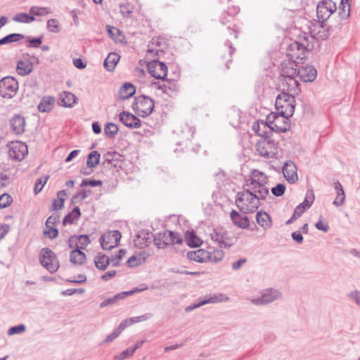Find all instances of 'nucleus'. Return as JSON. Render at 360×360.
<instances>
[{
    "label": "nucleus",
    "mask_w": 360,
    "mask_h": 360,
    "mask_svg": "<svg viewBox=\"0 0 360 360\" xmlns=\"http://www.w3.org/2000/svg\"><path fill=\"white\" fill-rule=\"evenodd\" d=\"M266 184L267 176L263 172L257 169L252 171L246 180V189L237 194L236 202L266 200L269 196Z\"/></svg>",
    "instance_id": "1"
},
{
    "label": "nucleus",
    "mask_w": 360,
    "mask_h": 360,
    "mask_svg": "<svg viewBox=\"0 0 360 360\" xmlns=\"http://www.w3.org/2000/svg\"><path fill=\"white\" fill-rule=\"evenodd\" d=\"M275 106L277 112L292 117L295 112V96L286 93L280 94L276 99Z\"/></svg>",
    "instance_id": "2"
},
{
    "label": "nucleus",
    "mask_w": 360,
    "mask_h": 360,
    "mask_svg": "<svg viewBox=\"0 0 360 360\" xmlns=\"http://www.w3.org/2000/svg\"><path fill=\"white\" fill-rule=\"evenodd\" d=\"M155 102L149 96L141 95L135 97L133 109L136 114L141 117L150 115L154 109Z\"/></svg>",
    "instance_id": "3"
},
{
    "label": "nucleus",
    "mask_w": 360,
    "mask_h": 360,
    "mask_svg": "<svg viewBox=\"0 0 360 360\" xmlns=\"http://www.w3.org/2000/svg\"><path fill=\"white\" fill-rule=\"evenodd\" d=\"M295 75L293 68H292V73L290 75H281L279 81V88L282 93L289 94L292 96L297 95L300 93L299 83L295 77Z\"/></svg>",
    "instance_id": "4"
},
{
    "label": "nucleus",
    "mask_w": 360,
    "mask_h": 360,
    "mask_svg": "<svg viewBox=\"0 0 360 360\" xmlns=\"http://www.w3.org/2000/svg\"><path fill=\"white\" fill-rule=\"evenodd\" d=\"M154 241L158 248L163 249L171 245L181 244L183 239L179 233L167 231L158 233Z\"/></svg>",
    "instance_id": "5"
},
{
    "label": "nucleus",
    "mask_w": 360,
    "mask_h": 360,
    "mask_svg": "<svg viewBox=\"0 0 360 360\" xmlns=\"http://www.w3.org/2000/svg\"><path fill=\"white\" fill-rule=\"evenodd\" d=\"M285 115L279 114L276 112H271L269 114L266 120L269 122L273 131L276 132H285L290 128L289 118Z\"/></svg>",
    "instance_id": "6"
},
{
    "label": "nucleus",
    "mask_w": 360,
    "mask_h": 360,
    "mask_svg": "<svg viewBox=\"0 0 360 360\" xmlns=\"http://www.w3.org/2000/svg\"><path fill=\"white\" fill-rule=\"evenodd\" d=\"M41 264L51 273L56 272L59 266V261L56 254L49 248H43L39 254Z\"/></svg>",
    "instance_id": "7"
},
{
    "label": "nucleus",
    "mask_w": 360,
    "mask_h": 360,
    "mask_svg": "<svg viewBox=\"0 0 360 360\" xmlns=\"http://www.w3.org/2000/svg\"><path fill=\"white\" fill-rule=\"evenodd\" d=\"M256 150L259 155L266 158H273L278 153V146L276 142L269 139H262L257 141Z\"/></svg>",
    "instance_id": "8"
},
{
    "label": "nucleus",
    "mask_w": 360,
    "mask_h": 360,
    "mask_svg": "<svg viewBox=\"0 0 360 360\" xmlns=\"http://www.w3.org/2000/svg\"><path fill=\"white\" fill-rule=\"evenodd\" d=\"M18 90V82L13 77L7 76L0 80V96L5 98H12Z\"/></svg>",
    "instance_id": "9"
},
{
    "label": "nucleus",
    "mask_w": 360,
    "mask_h": 360,
    "mask_svg": "<svg viewBox=\"0 0 360 360\" xmlns=\"http://www.w3.org/2000/svg\"><path fill=\"white\" fill-rule=\"evenodd\" d=\"M122 238L119 231H109L101 235L99 240L103 250H110L116 248Z\"/></svg>",
    "instance_id": "10"
},
{
    "label": "nucleus",
    "mask_w": 360,
    "mask_h": 360,
    "mask_svg": "<svg viewBox=\"0 0 360 360\" xmlns=\"http://www.w3.org/2000/svg\"><path fill=\"white\" fill-rule=\"evenodd\" d=\"M336 10V4L332 0H323L317 5V17L320 21L325 22Z\"/></svg>",
    "instance_id": "11"
},
{
    "label": "nucleus",
    "mask_w": 360,
    "mask_h": 360,
    "mask_svg": "<svg viewBox=\"0 0 360 360\" xmlns=\"http://www.w3.org/2000/svg\"><path fill=\"white\" fill-rule=\"evenodd\" d=\"M8 155L12 160L21 161L28 153L27 146L21 141H11L8 144Z\"/></svg>",
    "instance_id": "12"
},
{
    "label": "nucleus",
    "mask_w": 360,
    "mask_h": 360,
    "mask_svg": "<svg viewBox=\"0 0 360 360\" xmlns=\"http://www.w3.org/2000/svg\"><path fill=\"white\" fill-rule=\"evenodd\" d=\"M146 319L147 316L146 315L125 319L117 326V328L115 329L112 333L106 337L104 342L108 343L112 342L115 338H117L127 327L138 322L146 321Z\"/></svg>",
    "instance_id": "13"
},
{
    "label": "nucleus",
    "mask_w": 360,
    "mask_h": 360,
    "mask_svg": "<svg viewBox=\"0 0 360 360\" xmlns=\"http://www.w3.org/2000/svg\"><path fill=\"white\" fill-rule=\"evenodd\" d=\"M211 239L221 248H229L234 243L233 238L223 229H216L210 233Z\"/></svg>",
    "instance_id": "14"
},
{
    "label": "nucleus",
    "mask_w": 360,
    "mask_h": 360,
    "mask_svg": "<svg viewBox=\"0 0 360 360\" xmlns=\"http://www.w3.org/2000/svg\"><path fill=\"white\" fill-rule=\"evenodd\" d=\"M148 70L152 77L158 79H165L167 75V65L158 60H153L148 63Z\"/></svg>",
    "instance_id": "15"
},
{
    "label": "nucleus",
    "mask_w": 360,
    "mask_h": 360,
    "mask_svg": "<svg viewBox=\"0 0 360 360\" xmlns=\"http://www.w3.org/2000/svg\"><path fill=\"white\" fill-rule=\"evenodd\" d=\"M119 120L122 124L130 129H138L141 126L140 119L129 112H120Z\"/></svg>",
    "instance_id": "16"
},
{
    "label": "nucleus",
    "mask_w": 360,
    "mask_h": 360,
    "mask_svg": "<svg viewBox=\"0 0 360 360\" xmlns=\"http://www.w3.org/2000/svg\"><path fill=\"white\" fill-rule=\"evenodd\" d=\"M269 122H264L262 120L255 122L252 125V130L263 139H269L273 134Z\"/></svg>",
    "instance_id": "17"
},
{
    "label": "nucleus",
    "mask_w": 360,
    "mask_h": 360,
    "mask_svg": "<svg viewBox=\"0 0 360 360\" xmlns=\"http://www.w3.org/2000/svg\"><path fill=\"white\" fill-rule=\"evenodd\" d=\"M294 74L305 82H313L317 75L316 70L312 66L302 67L301 69H294Z\"/></svg>",
    "instance_id": "18"
},
{
    "label": "nucleus",
    "mask_w": 360,
    "mask_h": 360,
    "mask_svg": "<svg viewBox=\"0 0 360 360\" xmlns=\"http://www.w3.org/2000/svg\"><path fill=\"white\" fill-rule=\"evenodd\" d=\"M68 242L70 248H76L82 250L87 248L91 240L87 235H80L71 236Z\"/></svg>",
    "instance_id": "19"
},
{
    "label": "nucleus",
    "mask_w": 360,
    "mask_h": 360,
    "mask_svg": "<svg viewBox=\"0 0 360 360\" xmlns=\"http://www.w3.org/2000/svg\"><path fill=\"white\" fill-rule=\"evenodd\" d=\"M283 173L290 183H295L298 180L297 167L292 161L288 160L285 162L283 167Z\"/></svg>",
    "instance_id": "20"
},
{
    "label": "nucleus",
    "mask_w": 360,
    "mask_h": 360,
    "mask_svg": "<svg viewBox=\"0 0 360 360\" xmlns=\"http://www.w3.org/2000/svg\"><path fill=\"white\" fill-rule=\"evenodd\" d=\"M58 221V217L56 215L50 216L46 222V229L44 231L45 237L49 238H55L58 236V230L55 228V224Z\"/></svg>",
    "instance_id": "21"
},
{
    "label": "nucleus",
    "mask_w": 360,
    "mask_h": 360,
    "mask_svg": "<svg viewBox=\"0 0 360 360\" xmlns=\"http://www.w3.org/2000/svg\"><path fill=\"white\" fill-rule=\"evenodd\" d=\"M187 257L191 261L199 263L208 262L209 261L208 251L205 249L189 251L187 253Z\"/></svg>",
    "instance_id": "22"
},
{
    "label": "nucleus",
    "mask_w": 360,
    "mask_h": 360,
    "mask_svg": "<svg viewBox=\"0 0 360 360\" xmlns=\"http://www.w3.org/2000/svg\"><path fill=\"white\" fill-rule=\"evenodd\" d=\"M142 289H139L138 288H135L129 291H124L120 292L115 295L114 297L109 298L108 300H104L101 304V307H106L108 305H111L117 302L119 300L124 299L126 297L131 295L136 292H141Z\"/></svg>",
    "instance_id": "23"
},
{
    "label": "nucleus",
    "mask_w": 360,
    "mask_h": 360,
    "mask_svg": "<svg viewBox=\"0 0 360 360\" xmlns=\"http://www.w3.org/2000/svg\"><path fill=\"white\" fill-rule=\"evenodd\" d=\"M13 131L15 134H22L25 131V121L23 117L15 115L10 121Z\"/></svg>",
    "instance_id": "24"
},
{
    "label": "nucleus",
    "mask_w": 360,
    "mask_h": 360,
    "mask_svg": "<svg viewBox=\"0 0 360 360\" xmlns=\"http://www.w3.org/2000/svg\"><path fill=\"white\" fill-rule=\"evenodd\" d=\"M148 257V254L145 252L131 256L126 262L128 267H136L145 263Z\"/></svg>",
    "instance_id": "25"
},
{
    "label": "nucleus",
    "mask_w": 360,
    "mask_h": 360,
    "mask_svg": "<svg viewBox=\"0 0 360 360\" xmlns=\"http://www.w3.org/2000/svg\"><path fill=\"white\" fill-rule=\"evenodd\" d=\"M16 69L19 75L25 76L32 72L33 63L28 59H22L18 61Z\"/></svg>",
    "instance_id": "26"
},
{
    "label": "nucleus",
    "mask_w": 360,
    "mask_h": 360,
    "mask_svg": "<svg viewBox=\"0 0 360 360\" xmlns=\"http://www.w3.org/2000/svg\"><path fill=\"white\" fill-rule=\"evenodd\" d=\"M289 53L292 58L296 59H303L304 54L308 51L306 49H302L298 42L293 41L289 45Z\"/></svg>",
    "instance_id": "27"
},
{
    "label": "nucleus",
    "mask_w": 360,
    "mask_h": 360,
    "mask_svg": "<svg viewBox=\"0 0 360 360\" xmlns=\"http://www.w3.org/2000/svg\"><path fill=\"white\" fill-rule=\"evenodd\" d=\"M72 251L70 253V261L75 265H82L86 260V255L84 252L79 249L72 248Z\"/></svg>",
    "instance_id": "28"
},
{
    "label": "nucleus",
    "mask_w": 360,
    "mask_h": 360,
    "mask_svg": "<svg viewBox=\"0 0 360 360\" xmlns=\"http://www.w3.org/2000/svg\"><path fill=\"white\" fill-rule=\"evenodd\" d=\"M162 81H156L151 82L152 88L161 91L163 94L171 95L172 93H174L176 91V87L175 85L169 86L165 83V79H161Z\"/></svg>",
    "instance_id": "29"
},
{
    "label": "nucleus",
    "mask_w": 360,
    "mask_h": 360,
    "mask_svg": "<svg viewBox=\"0 0 360 360\" xmlns=\"http://www.w3.org/2000/svg\"><path fill=\"white\" fill-rule=\"evenodd\" d=\"M231 218L233 223L241 229H246L249 226V219L246 216L239 214L238 212L233 210L231 212Z\"/></svg>",
    "instance_id": "30"
},
{
    "label": "nucleus",
    "mask_w": 360,
    "mask_h": 360,
    "mask_svg": "<svg viewBox=\"0 0 360 360\" xmlns=\"http://www.w3.org/2000/svg\"><path fill=\"white\" fill-rule=\"evenodd\" d=\"M185 240L190 247H199L202 244V240L193 231H186Z\"/></svg>",
    "instance_id": "31"
},
{
    "label": "nucleus",
    "mask_w": 360,
    "mask_h": 360,
    "mask_svg": "<svg viewBox=\"0 0 360 360\" xmlns=\"http://www.w3.org/2000/svg\"><path fill=\"white\" fill-rule=\"evenodd\" d=\"M136 92L134 86L130 83L123 84L119 91L120 99L125 100L132 96Z\"/></svg>",
    "instance_id": "32"
},
{
    "label": "nucleus",
    "mask_w": 360,
    "mask_h": 360,
    "mask_svg": "<svg viewBox=\"0 0 360 360\" xmlns=\"http://www.w3.org/2000/svg\"><path fill=\"white\" fill-rule=\"evenodd\" d=\"M120 56L115 53H110L104 60V67L108 71H113L120 60Z\"/></svg>",
    "instance_id": "33"
},
{
    "label": "nucleus",
    "mask_w": 360,
    "mask_h": 360,
    "mask_svg": "<svg viewBox=\"0 0 360 360\" xmlns=\"http://www.w3.org/2000/svg\"><path fill=\"white\" fill-rule=\"evenodd\" d=\"M55 103V98L51 96L43 97L39 104L38 109L40 112H49L53 108Z\"/></svg>",
    "instance_id": "34"
},
{
    "label": "nucleus",
    "mask_w": 360,
    "mask_h": 360,
    "mask_svg": "<svg viewBox=\"0 0 360 360\" xmlns=\"http://www.w3.org/2000/svg\"><path fill=\"white\" fill-rule=\"evenodd\" d=\"M60 100L63 106L66 108H71L77 102V97L75 94L64 91L60 96Z\"/></svg>",
    "instance_id": "35"
},
{
    "label": "nucleus",
    "mask_w": 360,
    "mask_h": 360,
    "mask_svg": "<svg viewBox=\"0 0 360 360\" xmlns=\"http://www.w3.org/2000/svg\"><path fill=\"white\" fill-rule=\"evenodd\" d=\"M150 239L149 233H141L136 236V238L134 240V243L136 247L142 249L148 245L150 243Z\"/></svg>",
    "instance_id": "36"
},
{
    "label": "nucleus",
    "mask_w": 360,
    "mask_h": 360,
    "mask_svg": "<svg viewBox=\"0 0 360 360\" xmlns=\"http://www.w3.org/2000/svg\"><path fill=\"white\" fill-rule=\"evenodd\" d=\"M96 266L101 270H105L110 264V258L103 253H98L94 257Z\"/></svg>",
    "instance_id": "37"
},
{
    "label": "nucleus",
    "mask_w": 360,
    "mask_h": 360,
    "mask_svg": "<svg viewBox=\"0 0 360 360\" xmlns=\"http://www.w3.org/2000/svg\"><path fill=\"white\" fill-rule=\"evenodd\" d=\"M256 220L257 223L264 229L269 228L271 225V218L265 212H258L256 215Z\"/></svg>",
    "instance_id": "38"
},
{
    "label": "nucleus",
    "mask_w": 360,
    "mask_h": 360,
    "mask_svg": "<svg viewBox=\"0 0 360 360\" xmlns=\"http://www.w3.org/2000/svg\"><path fill=\"white\" fill-rule=\"evenodd\" d=\"M309 39H311V37L307 33L304 32L300 34L295 41L298 42L302 49H306L307 51H309L313 47V44Z\"/></svg>",
    "instance_id": "39"
},
{
    "label": "nucleus",
    "mask_w": 360,
    "mask_h": 360,
    "mask_svg": "<svg viewBox=\"0 0 360 360\" xmlns=\"http://www.w3.org/2000/svg\"><path fill=\"white\" fill-rule=\"evenodd\" d=\"M53 11L49 7H40V6H32L30 9V13L34 17L36 16H45L51 14Z\"/></svg>",
    "instance_id": "40"
},
{
    "label": "nucleus",
    "mask_w": 360,
    "mask_h": 360,
    "mask_svg": "<svg viewBox=\"0 0 360 360\" xmlns=\"http://www.w3.org/2000/svg\"><path fill=\"white\" fill-rule=\"evenodd\" d=\"M350 0H342L339 7V15L342 19L346 20L350 15Z\"/></svg>",
    "instance_id": "41"
},
{
    "label": "nucleus",
    "mask_w": 360,
    "mask_h": 360,
    "mask_svg": "<svg viewBox=\"0 0 360 360\" xmlns=\"http://www.w3.org/2000/svg\"><path fill=\"white\" fill-rule=\"evenodd\" d=\"M310 204H300L297 205L295 210L294 214L292 217L286 221V224H290L292 223L295 220L298 219L302 216V214L306 211L307 208H309Z\"/></svg>",
    "instance_id": "42"
},
{
    "label": "nucleus",
    "mask_w": 360,
    "mask_h": 360,
    "mask_svg": "<svg viewBox=\"0 0 360 360\" xmlns=\"http://www.w3.org/2000/svg\"><path fill=\"white\" fill-rule=\"evenodd\" d=\"M100 153L94 150L91 152L87 156L86 165L89 168H94L98 165L100 161Z\"/></svg>",
    "instance_id": "43"
},
{
    "label": "nucleus",
    "mask_w": 360,
    "mask_h": 360,
    "mask_svg": "<svg viewBox=\"0 0 360 360\" xmlns=\"http://www.w3.org/2000/svg\"><path fill=\"white\" fill-rule=\"evenodd\" d=\"M278 297V292L271 290L269 292L264 294L260 300H253V303L256 304H266L276 300Z\"/></svg>",
    "instance_id": "44"
},
{
    "label": "nucleus",
    "mask_w": 360,
    "mask_h": 360,
    "mask_svg": "<svg viewBox=\"0 0 360 360\" xmlns=\"http://www.w3.org/2000/svg\"><path fill=\"white\" fill-rule=\"evenodd\" d=\"M25 37L22 34L13 33L10 34L2 39H0V45L11 44L13 42L19 41L21 39H25Z\"/></svg>",
    "instance_id": "45"
},
{
    "label": "nucleus",
    "mask_w": 360,
    "mask_h": 360,
    "mask_svg": "<svg viewBox=\"0 0 360 360\" xmlns=\"http://www.w3.org/2000/svg\"><path fill=\"white\" fill-rule=\"evenodd\" d=\"M13 20L21 23H30L35 20V18L32 14L19 13L13 16Z\"/></svg>",
    "instance_id": "46"
},
{
    "label": "nucleus",
    "mask_w": 360,
    "mask_h": 360,
    "mask_svg": "<svg viewBox=\"0 0 360 360\" xmlns=\"http://www.w3.org/2000/svg\"><path fill=\"white\" fill-rule=\"evenodd\" d=\"M334 188L337 195L333 202H344L345 195L342 184L339 181H335L334 183Z\"/></svg>",
    "instance_id": "47"
},
{
    "label": "nucleus",
    "mask_w": 360,
    "mask_h": 360,
    "mask_svg": "<svg viewBox=\"0 0 360 360\" xmlns=\"http://www.w3.org/2000/svg\"><path fill=\"white\" fill-rule=\"evenodd\" d=\"M80 216V211L78 207L74 208L63 219L64 224L74 223Z\"/></svg>",
    "instance_id": "48"
},
{
    "label": "nucleus",
    "mask_w": 360,
    "mask_h": 360,
    "mask_svg": "<svg viewBox=\"0 0 360 360\" xmlns=\"http://www.w3.org/2000/svg\"><path fill=\"white\" fill-rule=\"evenodd\" d=\"M118 127L112 123H107L104 127V134L108 137H114L118 133Z\"/></svg>",
    "instance_id": "49"
},
{
    "label": "nucleus",
    "mask_w": 360,
    "mask_h": 360,
    "mask_svg": "<svg viewBox=\"0 0 360 360\" xmlns=\"http://www.w3.org/2000/svg\"><path fill=\"white\" fill-rule=\"evenodd\" d=\"M209 261L208 262H218L224 257V252L220 250H213L208 251Z\"/></svg>",
    "instance_id": "50"
},
{
    "label": "nucleus",
    "mask_w": 360,
    "mask_h": 360,
    "mask_svg": "<svg viewBox=\"0 0 360 360\" xmlns=\"http://www.w3.org/2000/svg\"><path fill=\"white\" fill-rule=\"evenodd\" d=\"M120 154L116 152H108L105 154H104L103 158V165H105V164L110 165L112 164L113 161L117 160L120 158Z\"/></svg>",
    "instance_id": "51"
},
{
    "label": "nucleus",
    "mask_w": 360,
    "mask_h": 360,
    "mask_svg": "<svg viewBox=\"0 0 360 360\" xmlns=\"http://www.w3.org/2000/svg\"><path fill=\"white\" fill-rule=\"evenodd\" d=\"M47 30L53 33H58L60 32V23L57 19L52 18L47 21Z\"/></svg>",
    "instance_id": "52"
},
{
    "label": "nucleus",
    "mask_w": 360,
    "mask_h": 360,
    "mask_svg": "<svg viewBox=\"0 0 360 360\" xmlns=\"http://www.w3.org/2000/svg\"><path fill=\"white\" fill-rule=\"evenodd\" d=\"M47 180L48 176L44 178L41 177L37 179L34 186V192L35 194L39 193L42 190Z\"/></svg>",
    "instance_id": "53"
},
{
    "label": "nucleus",
    "mask_w": 360,
    "mask_h": 360,
    "mask_svg": "<svg viewBox=\"0 0 360 360\" xmlns=\"http://www.w3.org/2000/svg\"><path fill=\"white\" fill-rule=\"evenodd\" d=\"M102 184H103V181L101 180L86 179L82 181L80 186L83 187V188L89 186H91V187H95V186H101Z\"/></svg>",
    "instance_id": "54"
},
{
    "label": "nucleus",
    "mask_w": 360,
    "mask_h": 360,
    "mask_svg": "<svg viewBox=\"0 0 360 360\" xmlns=\"http://www.w3.org/2000/svg\"><path fill=\"white\" fill-rule=\"evenodd\" d=\"M42 39L43 37L41 36L37 38L32 39L30 37H27V41L29 42V44L27 45L28 47H34L37 48L39 47L41 44L42 43Z\"/></svg>",
    "instance_id": "55"
},
{
    "label": "nucleus",
    "mask_w": 360,
    "mask_h": 360,
    "mask_svg": "<svg viewBox=\"0 0 360 360\" xmlns=\"http://www.w3.org/2000/svg\"><path fill=\"white\" fill-rule=\"evenodd\" d=\"M90 191H86L85 189H82L79 191H77L76 193L72 195V200H82L86 198L89 195Z\"/></svg>",
    "instance_id": "56"
},
{
    "label": "nucleus",
    "mask_w": 360,
    "mask_h": 360,
    "mask_svg": "<svg viewBox=\"0 0 360 360\" xmlns=\"http://www.w3.org/2000/svg\"><path fill=\"white\" fill-rule=\"evenodd\" d=\"M285 190V186L282 184H279L276 186L271 188V192L276 196H281L284 193Z\"/></svg>",
    "instance_id": "57"
},
{
    "label": "nucleus",
    "mask_w": 360,
    "mask_h": 360,
    "mask_svg": "<svg viewBox=\"0 0 360 360\" xmlns=\"http://www.w3.org/2000/svg\"><path fill=\"white\" fill-rule=\"evenodd\" d=\"M107 31L110 36V37L115 41H119L120 39L116 37V35H120V30L115 27H112L110 25L107 26Z\"/></svg>",
    "instance_id": "58"
},
{
    "label": "nucleus",
    "mask_w": 360,
    "mask_h": 360,
    "mask_svg": "<svg viewBox=\"0 0 360 360\" xmlns=\"http://www.w3.org/2000/svg\"><path fill=\"white\" fill-rule=\"evenodd\" d=\"M25 330V327L24 325H19L17 326L11 327L8 331V334L9 335H12L17 333H23Z\"/></svg>",
    "instance_id": "59"
},
{
    "label": "nucleus",
    "mask_w": 360,
    "mask_h": 360,
    "mask_svg": "<svg viewBox=\"0 0 360 360\" xmlns=\"http://www.w3.org/2000/svg\"><path fill=\"white\" fill-rule=\"evenodd\" d=\"M116 274L117 271L115 270H110L108 272L103 274L101 278L102 281L107 282L114 278L116 276Z\"/></svg>",
    "instance_id": "60"
},
{
    "label": "nucleus",
    "mask_w": 360,
    "mask_h": 360,
    "mask_svg": "<svg viewBox=\"0 0 360 360\" xmlns=\"http://www.w3.org/2000/svg\"><path fill=\"white\" fill-rule=\"evenodd\" d=\"M11 227L7 224L0 225V240L4 239L10 231Z\"/></svg>",
    "instance_id": "61"
},
{
    "label": "nucleus",
    "mask_w": 360,
    "mask_h": 360,
    "mask_svg": "<svg viewBox=\"0 0 360 360\" xmlns=\"http://www.w3.org/2000/svg\"><path fill=\"white\" fill-rule=\"evenodd\" d=\"M315 200L314 193L312 190H308L302 202H314Z\"/></svg>",
    "instance_id": "62"
},
{
    "label": "nucleus",
    "mask_w": 360,
    "mask_h": 360,
    "mask_svg": "<svg viewBox=\"0 0 360 360\" xmlns=\"http://www.w3.org/2000/svg\"><path fill=\"white\" fill-rule=\"evenodd\" d=\"M120 12L124 17H128L132 13L131 9L129 7V5H121Z\"/></svg>",
    "instance_id": "63"
},
{
    "label": "nucleus",
    "mask_w": 360,
    "mask_h": 360,
    "mask_svg": "<svg viewBox=\"0 0 360 360\" xmlns=\"http://www.w3.org/2000/svg\"><path fill=\"white\" fill-rule=\"evenodd\" d=\"M67 195V193L65 191H60L58 193L57 199H54L53 202H64L65 201V196Z\"/></svg>",
    "instance_id": "64"
}]
</instances>
